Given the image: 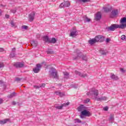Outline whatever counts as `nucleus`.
<instances>
[{
  "label": "nucleus",
  "mask_w": 126,
  "mask_h": 126,
  "mask_svg": "<svg viewBox=\"0 0 126 126\" xmlns=\"http://www.w3.org/2000/svg\"><path fill=\"white\" fill-rule=\"evenodd\" d=\"M10 11L12 13H15L16 12V9H11Z\"/></svg>",
  "instance_id": "nucleus-36"
},
{
  "label": "nucleus",
  "mask_w": 126,
  "mask_h": 126,
  "mask_svg": "<svg viewBox=\"0 0 126 126\" xmlns=\"http://www.w3.org/2000/svg\"><path fill=\"white\" fill-rule=\"evenodd\" d=\"M14 65L15 66V67H23L24 66V63L17 62V63H15Z\"/></svg>",
  "instance_id": "nucleus-13"
},
{
  "label": "nucleus",
  "mask_w": 126,
  "mask_h": 126,
  "mask_svg": "<svg viewBox=\"0 0 126 126\" xmlns=\"http://www.w3.org/2000/svg\"><path fill=\"white\" fill-rule=\"evenodd\" d=\"M63 74H64V78H66V79H67V78H68V73L66 72H63Z\"/></svg>",
  "instance_id": "nucleus-24"
},
{
  "label": "nucleus",
  "mask_w": 126,
  "mask_h": 126,
  "mask_svg": "<svg viewBox=\"0 0 126 126\" xmlns=\"http://www.w3.org/2000/svg\"><path fill=\"white\" fill-rule=\"evenodd\" d=\"M103 110L104 111H108V110H109V107H108V106H106L103 108Z\"/></svg>",
  "instance_id": "nucleus-41"
},
{
  "label": "nucleus",
  "mask_w": 126,
  "mask_h": 126,
  "mask_svg": "<svg viewBox=\"0 0 126 126\" xmlns=\"http://www.w3.org/2000/svg\"><path fill=\"white\" fill-rule=\"evenodd\" d=\"M31 44L32 46H33V47H37V46H38V42L36 41H32Z\"/></svg>",
  "instance_id": "nucleus-21"
},
{
  "label": "nucleus",
  "mask_w": 126,
  "mask_h": 126,
  "mask_svg": "<svg viewBox=\"0 0 126 126\" xmlns=\"http://www.w3.org/2000/svg\"><path fill=\"white\" fill-rule=\"evenodd\" d=\"M4 66L3 63H0V68H2Z\"/></svg>",
  "instance_id": "nucleus-40"
},
{
  "label": "nucleus",
  "mask_w": 126,
  "mask_h": 126,
  "mask_svg": "<svg viewBox=\"0 0 126 126\" xmlns=\"http://www.w3.org/2000/svg\"><path fill=\"white\" fill-rule=\"evenodd\" d=\"M68 105H69V102H67L66 103H63L62 104L61 106L56 105L55 106V108H56V109H57L58 110H62V109L63 108V107H65V106H68Z\"/></svg>",
  "instance_id": "nucleus-10"
},
{
  "label": "nucleus",
  "mask_w": 126,
  "mask_h": 126,
  "mask_svg": "<svg viewBox=\"0 0 126 126\" xmlns=\"http://www.w3.org/2000/svg\"><path fill=\"white\" fill-rule=\"evenodd\" d=\"M121 39L122 40H126V35H122Z\"/></svg>",
  "instance_id": "nucleus-39"
},
{
  "label": "nucleus",
  "mask_w": 126,
  "mask_h": 126,
  "mask_svg": "<svg viewBox=\"0 0 126 126\" xmlns=\"http://www.w3.org/2000/svg\"><path fill=\"white\" fill-rule=\"evenodd\" d=\"M94 39H95L96 43L99 42L102 43V42L104 41L105 37L103 35H97L95 37Z\"/></svg>",
  "instance_id": "nucleus-4"
},
{
  "label": "nucleus",
  "mask_w": 126,
  "mask_h": 126,
  "mask_svg": "<svg viewBox=\"0 0 126 126\" xmlns=\"http://www.w3.org/2000/svg\"><path fill=\"white\" fill-rule=\"evenodd\" d=\"M11 25H12V27H14V23L13 22L11 21Z\"/></svg>",
  "instance_id": "nucleus-46"
},
{
  "label": "nucleus",
  "mask_w": 126,
  "mask_h": 126,
  "mask_svg": "<svg viewBox=\"0 0 126 126\" xmlns=\"http://www.w3.org/2000/svg\"><path fill=\"white\" fill-rule=\"evenodd\" d=\"M55 94H56V95H60V94H61V92H60L59 91H56L55 92Z\"/></svg>",
  "instance_id": "nucleus-35"
},
{
  "label": "nucleus",
  "mask_w": 126,
  "mask_h": 126,
  "mask_svg": "<svg viewBox=\"0 0 126 126\" xmlns=\"http://www.w3.org/2000/svg\"><path fill=\"white\" fill-rule=\"evenodd\" d=\"M110 77L113 80H119V77H118V76L115 75L113 73H111Z\"/></svg>",
  "instance_id": "nucleus-14"
},
{
  "label": "nucleus",
  "mask_w": 126,
  "mask_h": 126,
  "mask_svg": "<svg viewBox=\"0 0 126 126\" xmlns=\"http://www.w3.org/2000/svg\"><path fill=\"white\" fill-rule=\"evenodd\" d=\"M69 5H70V3H69L68 1H64L60 4L59 7L60 8H63V7H68Z\"/></svg>",
  "instance_id": "nucleus-6"
},
{
  "label": "nucleus",
  "mask_w": 126,
  "mask_h": 126,
  "mask_svg": "<svg viewBox=\"0 0 126 126\" xmlns=\"http://www.w3.org/2000/svg\"><path fill=\"white\" fill-rule=\"evenodd\" d=\"M75 54L77 55V56L73 57V60H79L81 58V56H82V53L78 50H76Z\"/></svg>",
  "instance_id": "nucleus-5"
},
{
  "label": "nucleus",
  "mask_w": 126,
  "mask_h": 126,
  "mask_svg": "<svg viewBox=\"0 0 126 126\" xmlns=\"http://www.w3.org/2000/svg\"><path fill=\"white\" fill-rule=\"evenodd\" d=\"M87 95L91 96L92 97L94 96L96 101H106V100H107V97L106 96H102L100 98H97V96L99 95V92L96 89L91 90L90 92L87 93Z\"/></svg>",
  "instance_id": "nucleus-1"
},
{
  "label": "nucleus",
  "mask_w": 126,
  "mask_h": 126,
  "mask_svg": "<svg viewBox=\"0 0 126 126\" xmlns=\"http://www.w3.org/2000/svg\"><path fill=\"white\" fill-rule=\"evenodd\" d=\"M109 121H110L111 122H113V121H114V115H110Z\"/></svg>",
  "instance_id": "nucleus-30"
},
{
  "label": "nucleus",
  "mask_w": 126,
  "mask_h": 126,
  "mask_svg": "<svg viewBox=\"0 0 126 126\" xmlns=\"http://www.w3.org/2000/svg\"><path fill=\"white\" fill-rule=\"evenodd\" d=\"M43 40L45 41V42L50 43V39L49 38V36H43Z\"/></svg>",
  "instance_id": "nucleus-19"
},
{
  "label": "nucleus",
  "mask_w": 126,
  "mask_h": 126,
  "mask_svg": "<svg viewBox=\"0 0 126 126\" xmlns=\"http://www.w3.org/2000/svg\"><path fill=\"white\" fill-rule=\"evenodd\" d=\"M52 88H55V87H53Z\"/></svg>",
  "instance_id": "nucleus-56"
},
{
  "label": "nucleus",
  "mask_w": 126,
  "mask_h": 126,
  "mask_svg": "<svg viewBox=\"0 0 126 126\" xmlns=\"http://www.w3.org/2000/svg\"><path fill=\"white\" fill-rule=\"evenodd\" d=\"M73 87L74 88H77V86L75 87V86H73Z\"/></svg>",
  "instance_id": "nucleus-54"
},
{
  "label": "nucleus",
  "mask_w": 126,
  "mask_h": 126,
  "mask_svg": "<svg viewBox=\"0 0 126 126\" xmlns=\"http://www.w3.org/2000/svg\"><path fill=\"white\" fill-rule=\"evenodd\" d=\"M80 118L81 119H83V118H84V115H82V114H81V112Z\"/></svg>",
  "instance_id": "nucleus-48"
},
{
  "label": "nucleus",
  "mask_w": 126,
  "mask_h": 126,
  "mask_svg": "<svg viewBox=\"0 0 126 126\" xmlns=\"http://www.w3.org/2000/svg\"><path fill=\"white\" fill-rule=\"evenodd\" d=\"M45 86H46V84L45 83L42 84V85H40V88L42 87L44 88H45Z\"/></svg>",
  "instance_id": "nucleus-43"
},
{
  "label": "nucleus",
  "mask_w": 126,
  "mask_h": 126,
  "mask_svg": "<svg viewBox=\"0 0 126 126\" xmlns=\"http://www.w3.org/2000/svg\"><path fill=\"white\" fill-rule=\"evenodd\" d=\"M3 83V81L0 80V84H2Z\"/></svg>",
  "instance_id": "nucleus-53"
},
{
  "label": "nucleus",
  "mask_w": 126,
  "mask_h": 126,
  "mask_svg": "<svg viewBox=\"0 0 126 126\" xmlns=\"http://www.w3.org/2000/svg\"><path fill=\"white\" fill-rule=\"evenodd\" d=\"M82 115H84L85 117H90L91 116V113L87 111L86 109L82 112H81Z\"/></svg>",
  "instance_id": "nucleus-11"
},
{
  "label": "nucleus",
  "mask_w": 126,
  "mask_h": 126,
  "mask_svg": "<svg viewBox=\"0 0 126 126\" xmlns=\"http://www.w3.org/2000/svg\"><path fill=\"white\" fill-rule=\"evenodd\" d=\"M47 53L48 54H50L52 55L53 54H55V52H54V51H53L52 50H48L47 51Z\"/></svg>",
  "instance_id": "nucleus-26"
},
{
  "label": "nucleus",
  "mask_w": 126,
  "mask_h": 126,
  "mask_svg": "<svg viewBox=\"0 0 126 126\" xmlns=\"http://www.w3.org/2000/svg\"><path fill=\"white\" fill-rule=\"evenodd\" d=\"M87 109V108H86V107H85L83 105H81L78 107V110L79 112H83V111H85Z\"/></svg>",
  "instance_id": "nucleus-12"
},
{
  "label": "nucleus",
  "mask_w": 126,
  "mask_h": 126,
  "mask_svg": "<svg viewBox=\"0 0 126 126\" xmlns=\"http://www.w3.org/2000/svg\"><path fill=\"white\" fill-rule=\"evenodd\" d=\"M90 0H78V1H82V2H87V1H89Z\"/></svg>",
  "instance_id": "nucleus-34"
},
{
  "label": "nucleus",
  "mask_w": 126,
  "mask_h": 126,
  "mask_svg": "<svg viewBox=\"0 0 126 126\" xmlns=\"http://www.w3.org/2000/svg\"><path fill=\"white\" fill-rule=\"evenodd\" d=\"M15 80V81H17L18 82H19V81H20V80H21V78H16Z\"/></svg>",
  "instance_id": "nucleus-38"
},
{
  "label": "nucleus",
  "mask_w": 126,
  "mask_h": 126,
  "mask_svg": "<svg viewBox=\"0 0 126 126\" xmlns=\"http://www.w3.org/2000/svg\"><path fill=\"white\" fill-rule=\"evenodd\" d=\"M4 49L3 48H0V52H4Z\"/></svg>",
  "instance_id": "nucleus-47"
},
{
  "label": "nucleus",
  "mask_w": 126,
  "mask_h": 126,
  "mask_svg": "<svg viewBox=\"0 0 126 126\" xmlns=\"http://www.w3.org/2000/svg\"><path fill=\"white\" fill-rule=\"evenodd\" d=\"M84 21H85L86 22H90V19L88 18V17H87V16H85V18L84 19Z\"/></svg>",
  "instance_id": "nucleus-25"
},
{
  "label": "nucleus",
  "mask_w": 126,
  "mask_h": 126,
  "mask_svg": "<svg viewBox=\"0 0 126 126\" xmlns=\"http://www.w3.org/2000/svg\"><path fill=\"white\" fill-rule=\"evenodd\" d=\"M59 96H60V97H63V96H64V94H63V93L60 92V94H59Z\"/></svg>",
  "instance_id": "nucleus-42"
},
{
  "label": "nucleus",
  "mask_w": 126,
  "mask_h": 126,
  "mask_svg": "<svg viewBox=\"0 0 126 126\" xmlns=\"http://www.w3.org/2000/svg\"><path fill=\"white\" fill-rule=\"evenodd\" d=\"M51 69L52 71H50L49 73L52 77H53V78H56V79H58V78H59V75H58V72L55 71L56 69L54 67H52Z\"/></svg>",
  "instance_id": "nucleus-2"
},
{
  "label": "nucleus",
  "mask_w": 126,
  "mask_h": 126,
  "mask_svg": "<svg viewBox=\"0 0 126 126\" xmlns=\"http://www.w3.org/2000/svg\"><path fill=\"white\" fill-rule=\"evenodd\" d=\"M42 65L41 64H37L36 67L33 69V70L35 73H38L40 71V69L41 68Z\"/></svg>",
  "instance_id": "nucleus-9"
},
{
  "label": "nucleus",
  "mask_w": 126,
  "mask_h": 126,
  "mask_svg": "<svg viewBox=\"0 0 126 126\" xmlns=\"http://www.w3.org/2000/svg\"><path fill=\"white\" fill-rule=\"evenodd\" d=\"M57 42V39H56V38L53 37L51 39H50L49 43H52V44H55Z\"/></svg>",
  "instance_id": "nucleus-22"
},
{
  "label": "nucleus",
  "mask_w": 126,
  "mask_h": 126,
  "mask_svg": "<svg viewBox=\"0 0 126 126\" xmlns=\"http://www.w3.org/2000/svg\"><path fill=\"white\" fill-rule=\"evenodd\" d=\"M99 53L100 54H101V55H106L107 53H108V52L107 51V50H100L99 51Z\"/></svg>",
  "instance_id": "nucleus-23"
},
{
  "label": "nucleus",
  "mask_w": 126,
  "mask_h": 126,
  "mask_svg": "<svg viewBox=\"0 0 126 126\" xmlns=\"http://www.w3.org/2000/svg\"><path fill=\"white\" fill-rule=\"evenodd\" d=\"M82 59L83 60V61H87V57H86V55H83L82 57Z\"/></svg>",
  "instance_id": "nucleus-29"
},
{
  "label": "nucleus",
  "mask_w": 126,
  "mask_h": 126,
  "mask_svg": "<svg viewBox=\"0 0 126 126\" xmlns=\"http://www.w3.org/2000/svg\"><path fill=\"white\" fill-rule=\"evenodd\" d=\"M74 121L75 124H76V123H78V124L81 123V120L79 119H75L74 120Z\"/></svg>",
  "instance_id": "nucleus-28"
},
{
  "label": "nucleus",
  "mask_w": 126,
  "mask_h": 126,
  "mask_svg": "<svg viewBox=\"0 0 126 126\" xmlns=\"http://www.w3.org/2000/svg\"><path fill=\"white\" fill-rule=\"evenodd\" d=\"M34 88L35 89H39V88H41V85H39V86H33Z\"/></svg>",
  "instance_id": "nucleus-32"
},
{
  "label": "nucleus",
  "mask_w": 126,
  "mask_h": 126,
  "mask_svg": "<svg viewBox=\"0 0 126 126\" xmlns=\"http://www.w3.org/2000/svg\"><path fill=\"white\" fill-rule=\"evenodd\" d=\"M3 102V100H2V99L1 98H0V104H2Z\"/></svg>",
  "instance_id": "nucleus-49"
},
{
  "label": "nucleus",
  "mask_w": 126,
  "mask_h": 126,
  "mask_svg": "<svg viewBox=\"0 0 126 126\" xmlns=\"http://www.w3.org/2000/svg\"><path fill=\"white\" fill-rule=\"evenodd\" d=\"M103 9L105 12H109V11H111V9L107 7H104Z\"/></svg>",
  "instance_id": "nucleus-27"
},
{
  "label": "nucleus",
  "mask_w": 126,
  "mask_h": 126,
  "mask_svg": "<svg viewBox=\"0 0 126 126\" xmlns=\"http://www.w3.org/2000/svg\"><path fill=\"white\" fill-rule=\"evenodd\" d=\"M22 29H24L25 30H27V29H28V26L23 25V26H22Z\"/></svg>",
  "instance_id": "nucleus-31"
},
{
  "label": "nucleus",
  "mask_w": 126,
  "mask_h": 126,
  "mask_svg": "<svg viewBox=\"0 0 126 126\" xmlns=\"http://www.w3.org/2000/svg\"><path fill=\"white\" fill-rule=\"evenodd\" d=\"M5 18L8 19V18H9V15L6 14L5 15Z\"/></svg>",
  "instance_id": "nucleus-50"
},
{
  "label": "nucleus",
  "mask_w": 126,
  "mask_h": 126,
  "mask_svg": "<svg viewBox=\"0 0 126 126\" xmlns=\"http://www.w3.org/2000/svg\"><path fill=\"white\" fill-rule=\"evenodd\" d=\"M89 43L90 45H93L95 44V43H97L96 41V39L95 38H93L89 40Z\"/></svg>",
  "instance_id": "nucleus-18"
},
{
  "label": "nucleus",
  "mask_w": 126,
  "mask_h": 126,
  "mask_svg": "<svg viewBox=\"0 0 126 126\" xmlns=\"http://www.w3.org/2000/svg\"><path fill=\"white\" fill-rule=\"evenodd\" d=\"M118 11L117 9L112 10L110 15V18H114L115 17H116L117 15H118Z\"/></svg>",
  "instance_id": "nucleus-8"
},
{
  "label": "nucleus",
  "mask_w": 126,
  "mask_h": 126,
  "mask_svg": "<svg viewBox=\"0 0 126 126\" xmlns=\"http://www.w3.org/2000/svg\"><path fill=\"white\" fill-rule=\"evenodd\" d=\"M120 71L123 73H125L126 72V70L124 69V68H120Z\"/></svg>",
  "instance_id": "nucleus-37"
},
{
  "label": "nucleus",
  "mask_w": 126,
  "mask_h": 126,
  "mask_svg": "<svg viewBox=\"0 0 126 126\" xmlns=\"http://www.w3.org/2000/svg\"><path fill=\"white\" fill-rule=\"evenodd\" d=\"M15 51H16V49H15V48H12V53H15Z\"/></svg>",
  "instance_id": "nucleus-45"
},
{
  "label": "nucleus",
  "mask_w": 126,
  "mask_h": 126,
  "mask_svg": "<svg viewBox=\"0 0 126 126\" xmlns=\"http://www.w3.org/2000/svg\"><path fill=\"white\" fill-rule=\"evenodd\" d=\"M12 105H16V102H15V101H13Z\"/></svg>",
  "instance_id": "nucleus-52"
},
{
  "label": "nucleus",
  "mask_w": 126,
  "mask_h": 126,
  "mask_svg": "<svg viewBox=\"0 0 126 126\" xmlns=\"http://www.w3.org/2000/svg\"><path fill=\"white\" fill-rule=\"evenodd\" d=\"M101 17L102 16L101 15V13L100 12H98L95 15V19L96 20V21L100 20Z\"/></svg>",
  "instance_id": "nucleus-16"
},
{
  "label": "nucleus",
  "mask_w": 126,
  "mask_h": 126,
  "mask_svg": "<svg viewBox=\"0 0 126 126\" xmlns=\"http://www.w3.org/2000/svg\"><path fill=\"white\" fill-rule=\"evenodd\" d=\"M85 103H88L90 102V99L89 98H87L86 100H85Z\"/></svg>",
  "instance_id": "nucleus-44"
},
{
  "label": "nucleus",
  "mask_w": 126,
  "mask_h": 126,
  "mask_svg": "<svg viewBox=\"0 0 126 126\" xmlns=\"http://www.w3.org/2000/svg\"><path fill=\"white\" fill-rule=\"evenodd\" d=\"M0 14H1V13L0 12Z\"/></svg>",
  "instance_id": "nucleus-55"
},
{
  "label": "nucleus",
  "mask_w": 126,
  "mask_h": 126,
  "mask_svg": "<svg viewBox=\"0 0 126 126\" xmlns=\"http://www.w3.org/2000/svg\"><path fill=\"white\" fill-rule=\"evenodd\" d=\"M106 43H109L110 42V38H106Z\"/></svg>",
  "instance_id": "nucleus-51"
},
{
  "label": "nucleus",
  "mask_w": 126,
  "mask_h": 126,
  "mask_svg": "<svg viewBox=\"0 0 126 126\" xmlns=\"http://www.w3.org/2000/svg\"><path fill=\"white\" fill-rule=\"evenodd\" d=\"M78 32L76 30L75 27H73V29L70 31V36L72 37L73 38H75L77 36Z\"/></svg>",
  "instance_id": "nucleus-3"
},
{
  "label": "nucleus",
  "mask_w": 126,
  "mask_h": 126,
  "mask_svg": "<svg viewBox=\"0 0 126 126\" xmlns=\"http://www.w3.org/2000/svg\"><path fill=\"white\" fill-rule=\"evenodd\" d=\"M75 74H77V75H79V76H81V77H87V74H81L80 72L78 71H75Z\"/></svg>",
  "instance_id": "nucleus-15"
},
{
  "label": "nucleus",
  "mask_w": 126,
  "mask_h": 126,
  "mask_svg": "<svg viewBox=\"0 0 126 126\" xmlns=\"http://www.w3.org/2000/svg\"><path fill=\"white\" fill-rule=\"evenodd\" d=\"M7 122H9V119H6L1 120L0 121V125H4L5 124H6Z\"/></svg>",
  "instance_id": "nucleus-17"
},
{
  "label": "nucleus",
  "mask_w": 126,
  "mask_h": 126,
  "mask_svg": "<svg viewBox=\"0 0 126 126\" xmlns=\"http://www.w3.org/2000/svg\"><path fill=\"white\" fill-rule=\"evenodd\" d=\"M35 19V12H32L29 15V21L32 22L33 20Z\"/></svg>",
  "instance_id": "nucleus-7"
},
{
  "label": "nucleus",
  "mask_w": 126,
  "mask_h": 126,
  "mask_svg": "<svg viewBox=\"0 0 126 126\" xmlns=\"http://www.w3.org/2000/svg\"><path fill=\"white\" fill-rule=\"evenodd\" d=\"M15 96H16V93H15V92H13L10 94L8 95L7 97L11 99V98H13V97H15Z\"/></svg>",
  "instance_id": "nucleus-20"
},
{
  "label": "nucleus",
  "mask_w": 126,
  "mask_h": 126,
  "mask_svg": "<svg viewBox=\"0 0 126 126\" xmlns=\"http://www.w3.org/2000/svg\"><path fill=\"white\" fill-rule=\"evenodd\" d=\"M15 57V54L14 53H12L10 54V58H14Z\"/></svg>",
  "instance_id": "nucleus-33"
}]
</instances>
